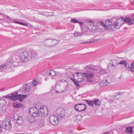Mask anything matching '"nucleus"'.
I'll use <instances>...</instances> for the list:
<instances>
[{"label":"nucleus","instance_id":"30","mask_svg":"<svg viewBox=\"0 0 134 134\" xmlns=\"http://www.w3.org/2000/svg\"><path fill=\"white\" fill-rule=\"evenodd\" d=\"M12 62L11 61H10L9 59H8L7 60V62H6V66H12Z\"/></svg>","mask_w":134,"mask_h":134},{"label":"nucleus","instance_id":"19","mask_svg":"<svg viewBox=\"0 0 134 134\" xmlns=\"http://www.w3.org/2000/svg\"><path fill=\"white\" fill-rule=\"evenodd\" d=\"M26 97V95L17 94L18 99L20 101H23L24 99Z\"/></svg>","mask_w":134,"mask_h":134},{"label":"nucleus","instance_id":"40","mask_svg":"<svg viewBox=\"0 0 134 134\" xmlns=\"http://www.w3.org/2000/svg\"><path fill=\"white\" fill-rule=\"evenodd\" d=\"M49 74L51 76H54L55 75V73L54 71H51V72L49 73Z\"/></svg>","mask_w":134,"mask_h":134},{"label":"nucleus","instance_id":"56","mask_svg":"<svg viewBox=\"0 0 134 134\" xmlns=\"http://www.w3.org/2000/svg\"><path fill=\"white\" fill-rule=\"evenodd\" d=\"M7 17H9V16H7Z\"/></svg>","mask_w":134,"mask_h":134},{"label":"nucleus","instance_id":"43","mask_svg":"<svg viewBox=\"0 0 134 134\" xmlns=\"http://www.w3.org/2000/svg\"><path fill=\"white\" fill-rule=\"evenodd\" d=\"M20 24L26 26H27L28 25L27 24L25 23L21 22Z\"/></svg>","mask_w":134,"mask_h":134},{"label":"nucleus","instance_id":"26","mask_svg":"<svg viewBox=\"0 0 134 134\" xmlns=\"http://www.w3.org/2000/svg\"><path fill=\"white\" fill-rule=\"evenodd\" d=\"M126 132L127 133H130L132 132V128L131 127H129L126 129Z\"/></svg>","mask_w":134,"mask_h":134},{"label":"nucleus","instance_id":"7","mask_svg":"<svg viewBox=\"0 0 134 134\" xmlns=\"http://www.w3.org/2000/svg\"><path fill=\"white\" fill-rule=\"evenodd\" d=\"M11 120L8 118H6L1 122V126L6 130H9L12 128Z\"/></svg>","mask_w":134,"mask_h":134},{"label":"nucleus","instance_id":"14","mask_svg":"<svg viewBox=\"0 0 134 134\" xmlns=\"http://www.w3.org/2000/svg\"><path fill=\"white\" fill-rule=\"evenodd\" d=\"M57 84L59 85H60L61 84L62 85H64V91L67 90L68 86V82L66 80L64 79H62L59 81Z\"/></svg>","mask_w":134,"mask_h":134},{"label":"nucleus","instance_id":"50","mask_svg":"<svg viewBox=\"0 0 134 134\" xmlns=\"http://www.w3.org/2000/svg\"><path fill=\"white\" fill-rule=\"evenodd\" d=\"M103 10V9H97L96 10Z\"/></svg>","mask_w":134,"mask_h":134},{"label":"nucleus","instance_id":"3","mask_svg":"<svg viewBox=\"0 0 134 134\" xmlns=\"http://www.w3.org/2000/svg\"><path fill=\"white\" fill-rule=\"evenodd\" d=\"M20 55L19 60L21 63H23L28 60H33L37 57V54L36 52H32L29 54V53L25 51L20 53Z\"/></svg>","mask_w":134,"mask_h":134},{"label":"nucleus","instance_id":"9","mask_svg":"<svg viewBox=\"0 0 134 134\" xmlns=\"http://www.w3.org/2000/svg\"><path fill=\"white\" fill-rule=\"evenodd\" d=\"M119 64L123 65L127 70L131 72H134V65L133 64H131L130 67L129 65H127V62L126 60H121L119 63Z\"/></svg>","mask_w":134,"mask_h":134},{"label":"nucleus","instance_id":"27","mask_svg":"<svg viewBox=\"0 0 134 134\" xmlns=\"http://www.w3.org/2000/svg\"><path fill=\"white\" fill-rule=\"evenodd\" d=\"M96 105H99L100 104V103L98 99L94 100V104Z\"/></svg>","mask_w":134,"mask_h":134},{"label":"nucleus","instance_id":"47","mask_svg":"<svg viewBox=\"0 0 134 134\" xmlns=\"http://www.w3.org/2000/svg\"><path fill=\"white\" fill-rule=\"evenodd\" d=\"M69 76H68V77H70L71 75H73V74H72L70 72H69Z\"/></svg>","mask_w":134,"mask_h":134},{"label":"nucleus","instance_id":"58","mask_svg":"<svg viewBox=\"0 0 134 134\" xmlns=\"http://www.w3.org/2000/svg\"><path fill=\"white\" fill-rule=\"evenodd\" d=\"M1 71V70H0V72Z\"/></svg>","mask_w":134,"mask_h":134},{"label":"nucleus","instance_id":"1","mask_svg":"<svg viewBox=\"0 0 134 134\" xmlns=\"http://www.w3.org/2000/svg\"><path fill=\"white\" fill-rule=\"evenodd\" d=\"M121 17L116 20L115 18L109 19V21L111 24L109 25L108 29L110 31H114L116 29L120 28L124 22L129 25H132L134 23V17H126L123 18Z\"/></svg>","mask_w":134,"mask_h":134},{"label":"nucleus","instance_id":"13","mask_svg":"<svg viewBox=\"0 0 134 134\" xmlns=\"http://www.w3.org/2000/svg\"><path fill=\"white\" fill-rule=\"evenodd\" d=\"M14 119L16 120V123L19 125H21L23 122V118L20 116L16 115L14 116Z\"/></svg>","mask_w":134,"mask_h":134},{"label":"nucleus","instance_id":"44","mask_svg":"<svg viewBox=\"0 0 134 134\" xmlns=\"http://www.w3.org/2000/svg\"><path fill=\"white\" fill-rule=\"evenodd\" d=\"M14 22L15 23H16V24H20V23H21L20 22H19V21H15V20H14Z\"/></svg>","mask_w":134,"mask_h":134},{"label":"nucleus","instance_id":"52","mask_svg":"<svg viewBox=\"0 0 134 134\" xmlns=\"http://www.w3.org/2000/svg\"><path fill=\"white\" fill-rule=\"evenodd\" d=\"M56 93H59V92H58V91H56Z\"/></svg>","mask_w":134,"mask_h":134},{"label":"nucleus","instance_id":"38","mask_svg":"<svg viewBox=\"0 0 134 134\" xmlns=\"http://www.w3.org/2000/svg\"><path fill=\"white\" fill-rule=\"evenodd\" d=\"M74 83L75 84V85H76V86L77 87H79V83L77 82L76 81H75V79H74Z\"/></svg>","mask_w":134,"mask_h":134},{"label":"nucleus","instance_id":"37","mask_svg":"<svg viewBox=\"0 0 134 134\" xmlns=\"http://www.w3.org/2000/svg\"><path fill=\"white\" fill-rule=\"evenodd\" d=\"M71 21L74 23H76L79 22V21L75 19H71Z\"/></svg>","mask_w":134,"mask_h":134},{"label":"nucleus","instance_id":"33","mask_svg":"<svg viewBox=\"0 0 134 134\" xmlns=\"http://www.w3.org/2000/svg\"><path fill=\"white\" fill-rule=\"evenodd\" d=\"M7 67L6 64H2L0 68L1 69L3 70L5 69Z\"/></svg>","mask_w":134,"mask_h":134},{"label":"nucleus","instance_id":"21","mask_svg":"<svg viewBox=\"0 0 134 134\" xmlns=\"http://www.w3.org/2000/svg\"><path fill=\"white\" fill-rule=\"evenodd\" d=\"M27 120L31 123H33L34 120V118L31 115H28L27 117Z\"/></svg>","mask_w":134,"mask_h":134},{"label":"nucleus","instance_id":"57","mask_svg":"<svg viewBox=\"0 0 134 134\" xmlns=\"http://www.w3.org/2000/svg\"><path fill=\"white\" fill-rule=\"evenodd\" d=\"M27 134H30V133H27Z\"/></svg>","mask_w":134,"mask_h":134},{"label":"nucleus","instance_id":"29","mask_svg":"<svg viewBox=\"0 0 134 134\" xmlns=\"http://www.w3.org/2000/svg\"><path fill=\"white\" fill-rule=\"evenodd\" d=\"M98 72L99 74H105L106 73V72L104 69H101L99 70Z\"/></svg>","mask_w":134,"mask_h":134},{"label":"nucleus","instance_id":"8","mask_svg":"<svg viewBox=\"0 0 134 134\" xmlns=\"http://www.w3.org/2000/svg\"><path fill=\"white\" fill-rule=\"evenodd\" d=\"M87 23L88 24V27L91 32H95L97 31V29L96 26L94 24V21L90 20L88 21Z\"/></svg>","mask_w":134,"mask_h":134},{"label":"nucleus","instance_id":"23","mask_svg":"<svg viewBox=\"0 0 134 134\" xmlns=\"http://www.w3.org/2000/svg\"><path fill=\"white\" fill-rule=\"evenodd\" d=\"M12 95H10V98L14 101L18 99L17 94H16L15 95H14V94L12 93Z\"/></svg>","mask_w":134,"mask_h":134},{"label":"nucleus","instance_id":"39","mask_svg":"<svg viewBox=\"0 0 134 134\" xmlns=\"http://www.w3.org/2000/svg\"><path fill=\"white\" fill-rule=\"evenodd\" d=\"M37 82L36 80H34L32 82V85L33 86H35L37 84Z\"/></svg>","mask_w":134,"mask_h":134},{"label":"nucleus","instance_id":"20","mask_svg":"<svg viewBox=\"0 0 134 134\" xmlns=\"http://www.w3.org/2000/svg\"><path fill=\"white\" fill-rule=\"evenodd\" d=\"M7 102L5 99L3 98H0V107H2L5 106Z\"/></svg>","mask_w":134,"mask_h":134},{"label":"nucleus","instance_id":"17","mask_svg":"<svg viewBox=\"0 0 134 134\" xmlns=\"http://www.w3.org/2000/svg\"><path fill=\"white\" fill-rule=\"evenodd\" d=\"M112 62V63L111 65V67L113 69H115L116 68L119 63H118L117 60H113Z\"/></svg>","mask_w":134,"mask_h":134},{"label":"nucleus","instance_id":"6","mask_svg":"<svg viewBox=\"0 0 134 134\" xmlns=\"http://www.w3.org/2000/svg\"><path fill=\"white\" fill-rule=\"evenodd\" d=\"M59 42L55 39H48L45 40L43 43L44 45L47 47H51L56 45Z\"/></svg>","mask_w":134,"mask_h":134},{"label":"nucleus","instance_id":"22","mask_svg":"<svg viewBox=\"0 0 134 134\" xmlns=\"http://www.w3.org/2000/svg\"><path fill=\"white\" fill-rule=\"evenodd\" d=\"M87 31V28L86 26H83L81 29L82 34L83 33V35L85 34L86 32Z\"/></svg>","mask_w":134,"mask_h":134},{"label":"nucleus","instance_id":"11","mask_svg":"<svg viewBox=\"0 0 134 134\" xmlns=\"http://www.w3.org/2000/svg\"><path fill=\"white\" fill-rule=\"evenodd\" d=\"M49 120L51 124L53 125H56L58 123L59 118L54 115H51L49 117Z\"/></svg>","mask_w":134,"mask_h":134},{"label":"nucleus","instance_id":"48","mask_svg":"<svg viewBox=\"0 0 134 134\" xmlns=\"http://www.w3.org/2000/svg\"><path fill=\"white\" fill-rule=\"evenodd\" d=\"M2 130V128H1L0 127V132H1V131Z\"/></svg>","mask_w":134,"mask_h":134},{"label":"nucleus","instance_id":"35","mask_svg":"<svg viewBox=\"0 0 134 134\" xmlns=\"http://www.w3.org/2000/svg\"><path fill=\"white\" fill-rule=\"evenodd\" d=\"M44 14L46 15V16L47 17L53 16V15H52V13H51L45 12L44 13Z\"/></svg>","mask_w":134,"mask_h":134},{"label":"nucleus","instance_id":"5","mask_svg":"<svg viewBox=\"0 0 134 134\" xmlns=\"http://www.w3.org/2000/svg\"><path fill=\"white\" fill-rule=\"evenodd\" d=\"M109 19H108L105 21L104 23L103 21H98L96 23L97 28L98 27L99 29H102V27H104V29L108 31H109L110 30L108 29L109 25H110L109 21Z\"/></svg>","mask_w":134,"mask_h":134},{"label":"nucleus","instance_id":"34","mask_svg":"<svg viewBox=\"0 0 134 134\" xmlns=\"http://www.w3.org/2000/svg\"><path fill=\"white\" fill-rule=\"evenodd\" d=\"M82 116L81 115H78L76 116V119L79 121L82 120Z\"/></svg>","mask_w":134,"mask_h":134},{"label":"nucleus","instance_id":"28","mask_svg":"<svg viewBox=\"0 0 134 134\" xmlns=\"http://www.w3.org/2000/svg\"><path fill=\"white\" fill-rule=\"evenodd\" d=\"M86 102L89 106L92 107L94 104V101H89L88 100H86Z\"/></svg>","mask_w":134,"mask_h":134},{"label":"nucleus","instance_id":"53","mask_svg":"<svg viewBox=\"0 0 134 134\" xmlns=\"http://www.w3.org/2000/svg\"><path fill=\"white\" fill-rule=\"evenodd\" d=\"M131 1H134V0H130Z\"/></svg>","mask_w":134,"mask_h":134},{"label":"nucleus","instance_id":"16","mask_svg":"<svg viewBox=\"0 0 134 134\" xmlns=\"http://www.w3.org/2000/svg\"><path fill=\"white\" fill-rule=\"evenodd\" d=\"M30 88V86L26 84L22 88V92L24 93H26L28 92Z\"/></svg>","mask_w":134,"mask_h":134},{"label":"nucleus","instance_id":"12","mask_svg":"<svg viewBox=\"0 0 134 134\" xmlns=\"http://www.w3.org/2000/svg\"><path fill=\"white\" fill-rule=\"evenodd\" d=\"M56 113L58 118L60 119L64 115V110L61 108H58L56 110Z\"/></svg>","mask_w":134,"mask_h":134},{"label":"nucleus","instance_id":"18","mask_svg":"<svg viewBox=\"0 0 134 134\" xmlns=\"http://www.w3.org/2000/svg\"><path fill=\"white\" fill-rule=\"evenodd\" d=\"M109 85L108 83L105 79H104L102 82H101L99 84V86L100 87H103L104 86L108 85Z\"/></svg>","mask_w":134,"mask_h":134},{"label":"nucleus","instance_id":"32","mask_svg":"<svg viewBox=\"0 0 134 134\" xmlns=\"http://www.w3.org/2000/svg\"><path fill=\"white\" fill-rule=\"evenodd\" d=\"M40 123L43 126L44 125L46 124L45 120L43 119H41L40 121Z\"/></svg>","mask_w":134,"mask_h":134},{"label":"nucleus","instance_id":"51","mask_svg":"<svg viewBox=\"0 0 134 134\" xmlns=\"http://www.w3.org/2000/svg\"><path fill=\"white\" fill-rule=\"evenodd\" d=\"M108 132H105L104 134H108Z\"/></svg>","mask_w":134,"mask_h":134},{"label":"nucleus","instance_id":"49","mask_svg":"<svg viewBox=\"0 0 134 134\" xmlns=\"http://www.w3.org/2000/svg\"><path fill=\"white\" fill-rule=\"evenodd\" d=\"M131 16L132 17H133V16H134V13Z\"/></svg>","mask_w":134,"mask_h":134},{"label":"nucleus","instance_id":"46","mask_svg":"<svg viewBox=\"0 0 134 134\" xmlns=\"http://www.w3.org/2000/svg\"><path fill=\"white\" fill-rule=\"evenodd\" d=\"M77 23H79L80 25L81 26H82L83 25V23L82 22H80L79 21V22H78Z\"/></svg>","mask_w":134,"mask_h":134},{"label":"nucleus","instance_id":"4","mask_svg":"<svg viewBox=\"0 0 134 134\" xmlns=\"http://www.w3.org/2000/svg\"><path fill=\"white\" fill-rule=\"evenodd\" d=\"M91 67L89 65L87 66L85 69L84 74L85 77H87V81L91 82H93V79L94 77V74L92 72Z\"/></svg>","mask_w":134,"mask_h":134},{"label":"nucleus","instance_id":"54","mask_svg":"<svg viewBox=\"0 0 134 134\" xmlns=\"http://www.w3.org/2000/svg\"><path fill=\"white\" fill-rule=\"evenodd\" d=\"M19 134H24L23 133H19Z\"/></svg>","mask_w":134,"mask_h":134},{"label":"nucleus","instance_id":"10","mask_svg":"<svg viewBox=\"0 0 134 134\" xmlns=\"http://www.w3.org/2000/svg\"><path fill=\"white\" fill-rule=\"evenodd\" d=\"M74 107L76 110L81 112L86 109L87 106L86 104L79 103L75 105Z\"/></svg>","mask_w":134,"mask_h":134},{"label":"nucleus","instance_id":"55","mask_svg":"<svg viewBox=\"0 0 134 134\" xmlns=\"http://www.w3.org/2000/svg\"><path fill=\"white\" fill-rule=\"evenodd\" d=\"M90 10H95L94 9H90Z\"/></svg>","mask_w":134,"mask_h":134},{"label":"nucleus","instance_id":"24","mask_svg":"<svg viewBox=\"0 0 134 134\" xmlns=\"http://www.w3.org/2000/svg\"><path fill=\"white\" fill-rule=\"evenodd\" d=\"M14 107L15 108H19L22 106V104L16 102L14 103L13 104Z\"/></svg>","mask_w":134,"mask_h":134},{"label":"nucleus","instance_id":"31","mask_svg":"<svg viewBox=\"0 0 134 134\" xmlns=\"http://www.w3.org/2000/svg\"><path fill=\"white\" fill-rule=\"evenodd\" d=\"M105 79L107 80V82L109 84L112 82V80L111 78L110 77H108Z\"/></svg>","mask_w":134,"mask_h":134},{"label":"nucleus","instance_id":"42","mask_svg":"<svg viewBox=\"0 0 134 134\" xmlns=\"http://www.w3.org/2000/svg\"><path fill=\"white\" fill-rule=\"evenodd\" d=\"M3 97L7 98H10V95L9 96V94L4 96Z\"/></svg>","mask_w":134,"mask_h":134},{"label":"nucleus","instance_id":"2","mask_svg":"<svg viewBox=\"0 0 134 134\" xmlns=\"http://www.w3.org/2000/svg\"><path fill=\"white\" fill-rule=\"evenodd\" d=\"M40 112L38 109L35 107H32L29 110V112L30 114L33 116H38L40 114L41 115L46 117L48 115V109L46 106H41L40 109Z\"/></svg>","mask_w":134,"mask_h":134},{"label":"nucleus","instance_id":"45","mask_svg":"<svg viewBox=\"0 0 134 134\" xmlns=\"http://www.w3.org/2000/svg\"><path fill=\"white\" fill-rule=\"evenodd\" d=\"M0 15L3 16H6V15H4L3 13H1L0 12Z\"/></svg>","mask_w":134,"mask_h":134},{"label":"nucleus","instance_id":"41","mask_svg":"<svg viewBox=\"0 0 134 134\" xmlns=\"http://www.w3.org/2000/svg\"><path fill=\"white\" fill-rule=\"evenodd\" d=\"M91 41H86V42H81L80 43L81 44H83V43H91Z\"/></svg>","mask_w":134,"mask_h":134},{"label":"nucleus","instance_id":"15","mask_svg":"<svg viewBox=\"0 0 134 134\" xmlns=\"http://www.w3.org/2000/svg\"><path fill=\"white\" fill-rule=\"evenodd\" d=\"M77 74V78L76 79V81L78 82H81L84 80V77L83 75H81V74L78 73Z\"/></svg>","mask_w":134,"mask_h":134},{"label":"nucleus","instance_id":"25","mask_svg":"<svg viewBox=\"0 0 134 134\" xmlns=\"http://www.w3.org/2000/svg\"><path fill=\"white\" fill-rule=\"evenodd\" d=\"M83 35V33L77 31H75L74 34V35L75 37H79Z\"/></svg>","mask_w":134,"mask_h":134},{"label":"nucleus","instance_id":"36","mask_svg":"<svg viewBox=\"0 0 134 134\" xmlns=\"http://www.w3.org/2000/svg\"><path fill=\"white\" fill-rule=\"evenodd\" d=\"M101 39H93L91 40V41H91V43H93V42H96L97 41H99L100 40H101Z\"/></svg>","mask_w":134,"mask_h":134}]
</instances>
